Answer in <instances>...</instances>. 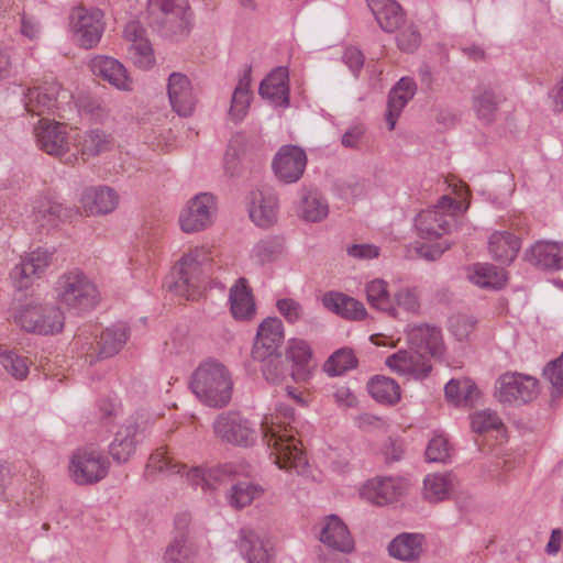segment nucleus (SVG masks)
I'll use <instances>...</instances> for the list:
<instances>
[{"label": "nucleus", "mask_w": 563, "mask_h": 563, "mask_svg": "<svg viewBox=\"0 0 563 563\" xmlns=\"http://www.w3.org/2000/svg\"><path fill=\"white\" fill-rule=\"evenodd\" d=\"M320 541L330 550L351 553L354 542L346 525L335 515L329 516L320 531Z\"/></svg>", "instance_id": "nucleus-27"}, {"label": "nucleus", "mask_w": 563, "mask_h": 563, "mask_svg": "<svg viewBox=\"0 0 563 563\" xmlns=\"http://www.w3.org/2000/svg\"><path fill=\"white\" fill-rule=\"evenodd\" d=\"M190 516L179 514L175 518L174 537L163 554V563H192L198 554V547L189 534Z\"/></svg>", "instance_id": "nucleus-11"}, {"label": "nucleus", "mask_w": 563, "mask_h": 563, "mask_svg": "<svg viewBox=\"0 0 563 563\" xmlns=\"http://www.w3.org/2000/svg\"><path fill=\"white\" fill-rule=\"evenodd\" d=\"M451 247V242L442 241L433 244L421 243L415 246V253L418 257L429 262L439 260L442 254Z\"/></svg>", "instance_id": "nucleus-63"}, {"label": "nucleus", "mask_w": 563, "mask_h": 563, "mask_svg": "<svg viewBox=\"0 0 563 563\" xmlns=\"http://www.w3.org/2000/svg\"><path fill=\"white\" fill-rule=\"evenodd\" d=\"M543 377L552 385V398H559L563 393V353L547 364Z\"/></svg>", "instance_id": "nucleus-56"}, {"label": "nucleus", "mask_w": 563, "mask_h": 563, "mask_svg": "<svg viewBox=\"0 0 563 563\" xmlns=\"http://www.w3.org/2000/svg\"><path fill=\"white\" fill-rule=\"evenodd\" d=\"M416 82L409 77H402L388 93L386 121L388 129L394 130L396 120L406 104L416 93Z\"/></svg>", "instance_id": "nucleus-31"}, {"label": "nucleus", "mask_w": 563, "mask_h": 563, "mask_svg": "<svg viewBox=\"0 0 563 563\" xmlns=\"http://www.w3.org/2000/svg\"><path fill=\"white\" fill-rule=\"evenodd\" d=\"M258 362L263 364V376L268 383L277 384L286 376L287 369L282 358V353H274L264 361Z\"/></svg>", "instance_id": "nucleus-57"}, {"label": "nucleus", "mask_w": 563, "mask_h": 563, "mask_svg": "<svg viewBox=\"0 0 563 563\" xmlns=\"http://www.w3.org/2000/svg\"><path fill=\"white\" fill-rule=\"evenodd\" d=\"M69 30L78 46L93 48L104 31L103 12L97 8H74L69 15Z\"/></svg>", "instance_id": "nucleus-7"}, {"label": "nucleus", "mask_w": 563, "mask_h": 563, "mask_svg": "<svg viewBox=\"0 0 563 563\" xmlns=\"http://www.w3.org/2000/svg\"><path fill=\"white\" fill-rule=\"evenodd\" d=\"M520 250V240L509 231H495L488 240V251L497 262L510 264Z\"/></svg>", "instance_id": "nucleus-35"}, {"label": "nucleus", "mask_w": 563, "mask_h": 563, "mask_svg": "<svg viewBox=\"0 0 563 563\" xmlns=\"http://www.w3.org/2000/svg\"><path fill=\"white\" fill-rule=\"evenodd\" d=\"M250 218L261 228H268L277 221L278 199L268 186H262L251 192Z\"/></svg>", "instance_id": "nucleus-17"}, {"label": "nucleus", "mask_w": 563, "mask_h": 563, "mask_svg": "<svg viewBox=\"0 0 563 563\" xmlns=\"http://www.w3.org/2000/svg\"><path fill=\"white\" fill-rule=\"evenodd\" d=\"M322 302L327 309L345 319L362 320L367 314L361 301L342 292H327Z\"/></svg>", "instance_id": "nucleus-36"}, {"label": "nucleus", "mask_w": 563, "mask_h": 563, "mask_svg": "<svg viewBox=\"0 0 563 563\" xmlns=\"http://www.w3.org/2000/svg\"><path fill=\"white\" fill-rule=\"evenodd\" d=\"M503 421L496 412L487 409L475 412L471 418L472 430L476 433H485L501 428Z\"/></svg>", "instance_id": "nucleus-58"}, {"label": "nucleus", "mask_w": 563, "mask_h": 563, "mask_svg": "<svg viewBox=\"0 0 563 563\" xmlns=\"http://www.w3.org/2000/svg\"><path fill=\"white\" fill-rule=\"evenodd\" d=\"M357 366V358L352 349L342 347L335 351L325 362L324 371L330 376H340Z\"/></svg>", "instance_id": "nucleus-54"}, {"label": "nucleus", "mask_w": 563, "mask_h": 563, "mask_svg": "<svg viewBox=\"0 0 563 563\" xmlns=\"http://www.w3.org/2000/svg\"><path fill=\"white\" fill-rule=\"evenodd\" d=\"M36 142L49 155L62 156L69 148L66 126L56 121L42 119L35 128Z\"/></svg>", "instance_id": "nucleus-20"}, {"label": "nucleus", "mask_w": 563, "mask_h": 563, "mask_svg": "<svg viewBox=\"0 0 563 563\" xmlns=\"http://www.w3.org/2000/svg\"><path fill=\"white\" fill-rule=\"evenodd\" d=\"M56 292L58 302L77 313L89 311L99 302L95 283L79 269L63 274L57 280Z\"/></svg>", "instance_id": "nucleus-5"}, {"label": "nucleus", "mask_w": 563, "mask_h": 563, "mask_svg": "<svg viewBox=\"0 0 563 563\" xmlns=\"http://www.w3.org/2000/svg\"><path fill=\"white\" fill-rule=\"evenodd\" d=\"M213 432L221 441L239 446H251L257 438L254 426L233 411L218 416L213 422Z\"/></svg>", "instance_id": "nucleus-9"}, {"label": "nucleus", "mask_w": 563, "mask_h": 563, "mask_svg": "<svg viewBox=\"0 0 563 563\" xmlns=\"http://www.w3.org/2000/svg\"><path fill=\"white\" fill-rule=\"evenodd\" d=\"M150 26L162 36L187 35L192 25V12L188 0H147Z\"/></svg>", "instance_id": "nucleus-4"}, {"label": "nucleus", "mask_w": 563, "mask_h": 563, "mask_svg": "<svg viewBox=\"0 0 563 563\" xmlns=\"http://www.w3.org/2000/svg\"><path fill=\"white\" fill-rule=\"evenodd\" d=\"M408 483L399 476H378L366 482L362 496L377 506L398 501L406 493Z\"/></svg>", "instance_id": "nucleus-13"}, {"label": "nucleus", "mask_w": 563, "mask_h": 563, "mask_svg": "<svg viewBox=\"0 0 563 563\" xmlns=\"http://www.w3.org/2000/svg\"><path fill=\"white\" fill-rule=\"evenodd\" d=\"M476 320L470 316H455L450 319V331L459 341H466L474 331Z\"/></svg>", "instance_id": "nucleus-62"}, {"label": "nucleus", "mask_w": 563, "mask_h": 563, "mask_svg": "<svg viewBox=\"0 0 563 563\" xmlns=\"http://www.w3.org/2000/svg\"><path fill=\"white\" fill-rule=\"evenodd\" d=\"M217 201L213 195L201 192L191 198L180 212V228L186 233L198 232L208 228L216 216Z\"/></svg>", "instance_id": "nucleus-12"}, {"label": "nucleus", "mask_w": 563, "mask_h": 563, "mask_svg": "<svg viewBox=\"0 0 563 563\" xmlns=\"http://www.w3.org/2000/svg\"><path fill=\"white\" fill-rule=\"evenodd\" d=\"M262 492V488L252 482H238L231 486L228 501L233 508L241 509L249 506Z\"/></svg>", "instance_id": "nucleus-52"}, {"label": "nucleus", "mask_w": 563, "mask_h": 563, "mask_svg": "<svg viewBox=\"0 0 563 563\" xmlns=\"http://www.w3.org/2000/svg\"><path fill=\"white\" fill-rule=\"evenodd\" d=\"M367 7L384 32L393 33L405 22V13L395 0H366Z\"/></svg>", "instance_id": "nucleus-32"}, {"label": "nucleus", "mask_w": 563, "mask_h": 563, "mask_svg": "<svg viewBox=\"0 0 563 563\" xmlns=\"http://www.w3.org/2000/svg\"><path fill=\"white\" fill-rule=\"evenodd\" d=\"M89 67L92 74L120 91H132L133 79L130 77L126 68L118 59L98 55L90 59Z\"/></svg>", "instance_id": "nucleus-18"}, {"label": "nucleus", "mask_w": 563, "mask_h": 563, "mask_svg": "<svg viewBox=\"0 0 563 563\" xmlns=\"http://www.w3.org/2000/svg\"><path fill=\"white\" fill-rule=\"evenodd\" d=\"M423 534L420 533H401L397 536L388 545L390 556L413 562L417 561L422 553Z\"/></svg>", "instance_id": "nucleus-39"}, {"label": "nucleus", "mask_w": 563, "mask_h": 563, "mask_svg": "<svg viewBox=\"0 0 563 563\" xmlns=\"http://www.w3.org/2000/svg\"><path fill=\"white\" fill-rule=\"evenodd\" d=\"M527 260L534 266L548 269H563V243L538 241L526 253Z\"/></svg>", "instance_id": "nucleus-28"}, {"label": "nucleus", "mask_w": 563, "mask_h": 563, "mask_svg": "<svg viewBox=\"0 0 563 563\" xmlns=\"http://www.w3.org/2000/svg\"><path fill=\"white\" fill-rule=\"evenodd\" d=\"M238 547L249 563H273V554L266 542L251 528H242Z\"/></svg>", "instance_id": "nucleus-33"}, {"label": "nucleus", "mask_w": 563, "mask_h": 563, "mask_svg": "<svg viewBox=\"0 0 563 563\" xmlns=\"http://www.w3.org/2000/svg\"><path fill=\"white\" fill-rule=\"evenodd\" d=\"M472 102L478 120L486 124L495 121L500 98L490 86H477L473 91Z\"/></svg>", "instance_id": "nucleus-38"}, {"label": "nucleus", "mask_w": 563, "mask_h": 563, "mask_svg": "<svg viewBox=\"0 0 563 563\" xmlns=\"http://www.w3.org/2000/svg\"><path fill=\"white\" fill-rule=\"evenodd\" d=\"M470 279L479 287L499 289L506 283V274L492 264H475Z\"/></svg>", "instance_id": "nucleus-49"}, {"label": "nucleus", "mask_w": 563, "mask_h": 563, "mask_svg": "<svg viewBox=\"0 0 563 563\" xmlns=\"http://www.w3.org/2000/svg\"><path fill=\"white\" fill-rule=\"evenodd\" d=\"M450 457V448L448 440L442 435H435L426 449V459L428 462L444 463Z\"/></svg>", "instance_id": "nucleus-60"}, {"label": "nucleus", "mask_w": 563, "mask_h": 563, "mask_svg": "<svg viewBox=\"0 0 563 563\" xmlns=\"http://www.w3.org/2000/svg\"><path fill=\"white\" fill-rule=\"evenodd\" d=\"M366 298L373 308L397 317V308L389 295L388 285L383 279H374L366 285Z\"/></svg>", "instance_id": "nucleus-44"}, {"label": "nucleus", "mask_w": 563, "mask_h": 563, "mask_svg": "<svg viewBox=\"0 0 563 563\" xmlns=\"http://www.w3.org/2000/svg\"><path fill=\"white\" fill-rule=\"evenodd\" d=\"M14 321L27 332L49 335L63 330L65 318L55 303L30 301L16 309Z\"/></svg>", "instance_id": "nucleus-6"}, {"label": "nucleus", "mask_w": 563, "mask_h": 563, "mask_svg": "<svg viewBox=\"0 0 563 563\" xmlns=\"http://www.w3.org/2000/svg\"><path fill=\"white\" fill-rule=\"evenodd\" d=\"M386 365L399 375L410 376L416 379L426 378L431 372L430 360L416 350H399L386 358Z\"/></svg>", "instance_id": "nucleus-19"}, {"label": "nucleus", "mask_w": 563, "mask_h": 563, "mask_svg": "<svg viewBox=\"0 0 563 563\" xmlns=\"http://www.w3.org/2000/svg\"><path fill=\"white\" fill-rule=\"evenodd\" d=\"M130 54L134 64L140 68L147 69L154 64L153 48L147 38L130 45Z\"/></svg>", "instance_id": "nucleus-59"}, {"label": "nucleus", "mask_w": 563, "mask_h": 563, "mask_svg": "<svg viewBox=\"0 0 563 563\" xmlns=\"http://www.w3.org/2000/svg\"><path fill=\"white\" fill-rule=\"evenodd\" d=\"M33 216L41 227H56L60 222L73 221L78 216V210L47 197H40L34 201Z\"/></svg>", "instance_id": "nucleus-26"}, {"label": "nucleus", "mask_w": 563, "mask_h": 563, "mask_svg": "<svg viewBox=\"0 0 563 563\" xmlns=\"http://www.w3.org/2000/svg\"><path fill=\"white\" fill-rule=\"evenodd\" d=\"M118 201V194L106 186L87 188L80 199L87 214H107L115 209Z\"/></svg>", "instance_id": "nucleus-30"}, {"label": "nucleus", "mask_w": 563, "mask_h": 563, "mask_svg": "<svg viewBox=\"0 0 563 563\" xmlns=\"http://www.w3.org/2000/svg\"><path fill=\"white\" fill-rule=\"evenodd\" d=\"M69 470L78 485H91L106 477L109 461L98 450L84 449L74 454Z\"/></svg>", "instance_id": "nucleus-10"}, {"label": "nucleus", "mask_w": 563, "mask_h": 563, "mask_svg": "<svg viewBox=\"0 0 563 563\" xmlns=\"http://www.w3.org/2000/svg\"><path fill=\"white\" fill-rule=\"evenodd\" d=\"M251 73L252 67L246 65L234 88L229 109V117L234 122H241L247 114L252 100V92L250 90Z\"/></svg>", "instance_id": "nucleus-37"}, {"label": "nucleus", "mask_w": 563, "mask_h": 563, "mask_svg": "<svg viewBox=\"0 0 563 563\" xmlns=\"http://www.w3.org/2000/svg\"><path fill=\"white\" fill-rule=\"evenodd\" d=\"M229 301L232 316L238 320H247L255 314L252 290L244 277L239 278L230 288Z\"/></svg>", "instance_id": "nucleus-34"}, {"label": "nucleus", "mask_w": 563, "mask_h": 563, "mask_svg": "<svg viewBox=\"0 0 563 563\" xmlns=\"http://www.w3.org/2000/svg\"><path fill=\"white\" fill-rule=\"evenodd\" d=\"M52 253L37 249L21 258L11 273L10 277L19 289L26 288L35 278L47 269L52 261Z\"/></svg>", "instance_id": "nucleus-16"}, {"label": "nucleus", "mask_w": 563, "mask_h": 563, "mask_svg": "<svg viewBox=\"0 0 563 563\" xmlns=\"http://www.w3.org/2000/svg\"><path fill=\"white\" fill-rule=\"evenodd\" d=\"M247 144L244 133H235L230 139L224 154V168L230 176H235L239 173L240 161L246 153Z\"/></svg>", "instance_id": "nucleus-51"}, {"label": "nucleus", "mask_w": 563, "mask_h": 563, "mask_svg": "<svg viewBox=\"0 0 563 563\" xmlns=\"http://www.w3.org/2000/svg\"><path fill=\"white\" fill-rule=\"evenodd\" d=\"M0 365L18 380H23L29 375V362L26 357L14 351L3 349L0 345Z\"/></svg>", "instance_id": "nucleus-55"}, {"label": "nucleus", "mask_w": 563, "mask_h": 563, "mask_svg": "<svg viewBox=\"0 0 563 563\" xmlns=\"http://www.w3.org/2000/svg\"><path fill=\"white\" fill-rule=\"evenodd\" d=\"M368 391L371 396L383 404H396L400 399L399 385L389 377L376 376L368 383Z\"/></svg>", "instance_id": "nucleus-50"}, {"label": "nucleus", "mask_w": 563, "mask_h": 563, "mask_svg": "<svg viewBox=\"0 0 563 563\" xmlns=\"http://www.w3.org/2000/svg\"><path fill=\"white\" fill-rule=\"evenodd\" d=\"M312 357L310 345L302 339H291L287 346V358L292 362L291 376L295 380H306L309 376V362Z\"/></svg>", "instance_id": "nucleus-40"}, {"label": "nucleus", "mask_w": 563, "mask_h": 563, "mask_svg": "<svg viewBox=\"0 0 563 563\" xmlns=\"http://www.w3.org/2000/svg\"><path fill=\"white\" fill-rule=\"evenodd\" d=\"M307 166L305 151L296 145H284L276 153L272 167L279 181L284 184L297 183Z\"/></svg>", "instance_id": "nucleus-14"}, {"label": "nucleus", "mask_w": 563, "mask_h": 563, "mask_svg": "<svg viewBox=\"0 0 563 563\" xmlns=\"http://www.w3.org/2000/svg\"><path fill=\"white\" fill-rule=\"evenodd\" d=\"M407 339L411 349L428 357H439L443 353V340L438 327L420 324L407 330Z\"/></svg>", "instance_id": "nucleus-21"}, {"label": "nucleus", "mask_w": 563, "mask_h": 563, "mask_svg": "<svg viewBox=\"0 0 563 563\" xmlns=\"http://www.w3.org/2000/svg\"><path fill=\"white\" fill-rule=\"evenodd\" d=\"M79 110L95 121H102L108 115L104 103L93 97L82 96L78 99Z\"/></svg>", "instance_id": "nucleus-61"}, {"label": "nucleus", "mask_w": 563, "mask_h": 563, "mask_svg": "<svg viewBox=\"0 0 563 563\" xmlns=\"http://www.w3.org/2000/svg\"><path fill=\"white\" fill-rule=\"evenodd\" d=\"M258 92L263 99L269 100L274 106L287 108L289 106L288 70L277 67L261 82Z\"/></svg>", "instance_id": "nucleus-29"}, {"label": "nucleus", "mask_w": 563, "mask_h": 563, "mask_svg": "<svg viewBox=\"0 0 563 563\" xmlns=\"http://www.w3.org/2000/svg\"><path fill=\"white\" fill-rule=\"evenodd\" d=\"M292 422H295L294 409L287 405H280L275 417H264L261 430L278 467L299 471L306 466L307 459Z\"/></svg>", "instance_id": "nucleus-1"}, {"label": "nucleus", "mask_w": 563, "mask_h": 563, "mask_svg": "<svg viewBox=\"0 0 563 563\" xmlns=\"http://www.w3.org/2000/svg\"><path fill=\"white\" fill-rule=\"evenodd\" d=\"M167 92L173 110L180 117H189L196 107V97L189 78L181 73L168 77Z\"/></svg>", "instance_id": "nucleus-22"}, {"label": "nucleus", "mask_w": 563, "mask_h": 563, "mask_svg": "<svg viewBox=\"0 0 563 563\" xmlns=\"http://www.w3.org/2000/svg\"><path fill=\"white\" fill-rule=\"evenodd\" d=\"M82 154L96 156L110 148L111 137L100 129L89 130L78 140Z\"/></svg>", "instance_id": "nucleus-53"}, {"label": "nucleus", "mask_w": 563, "mask_h": 563, "mask_svg": "<svg viewBox=\"0 0 563 563\" xmlns=\"http://www.w3.org/2000/svg\"><path fill=\"white\" fill-rule=\"evenodd\" d=\"M453 487V476L450 473L428 474L423 481V497L429 503L444 500Z\"/></svg>", "instance_id": "nucleus-47"}, {"label": "nucleus", "mask_w": 563, "mask_h": 563, "mask_svg": "<svg viewBox=\"0 0 563 563\" xmlns=\"http://www.w3.org/2000/svg\"><path fill=\"white\" fill-rule=\"evenodd\" d=\"M186 465L176 462L164 449H158L151 454L145 468V477L150 478L155 474L165 476L181 474Z\"/></svg>", "instance_id": "nucleus-46"}, {"label": "nucleus", "mask_w": 563, "mask_h": 563, "mask_svg": "<svg viewBox=\"0 0 563 563\" xmlns=\"http://www.w3.org/2000/svg\"><path fill=\"white\" fill-rule=\"evenodd\" d=\"M129 335V327L122 322L104 329L98 342L99 355L101 357H111L115 355L125 345Z\"/></svg>", "instance_id": "nucleus-41"}, {"label": "nucleus", "mask_w": 563, "mask_h": 563, "mask_svg": "<svg viewBox=\"0 0 563 563\" xmlns=\"http://www.w3.org/2000/svg\"><path fill=\"white\" fill-rule=\"evenodd\" d=\"M142 438L143 434L139 423L133 418L128 419L119 428L109 446L112 459L119 464L128 462Z\"/></svg>", "instance_id": "nucleus-23"}, {"label": "nucleus", "mask_w": 563, "mask_h": 563, "mask_svg": "<svg viewBox=\"0 0 563 563\" xmlns=\"http://www.w3.org/2000/svg\"><path fill=\"white\" fill-rule=\"evenodd\" d=\"M213 257L206 247H195L184 254L174 266L165 286L167 289L187 300L196 298L199 288L213 274Z\"/></svg>", "instance_id": "nucleus-2"}, {"label": "nucleus", "mask_w": 563, "mask_h": 563, "mask_svg": "<svg viewBox=\"0 0 563 563\" xmlns=\"http://www.w3.org/2000/svg\"><path fill=\"white\" fill-rule=\"evenodd\" d=\"M301 216L306 221L319 222L329 212L327 200L316 189L301 190Z\"/></svg>", "instance_id": "nucleus-45"}, {"label": "nucleus", "mask_w": 563, "mask_h": 563, "mask_svg": "<svg viewBox=\"0 0 563 563\" xmlns=\"http://www.w3.org/2000/svg\"><path fill=\"white\" fill-rule=\"evenodd\" d=\"M276 307L279 313L289 322L296 323L303 314L302 306L292 298L277 300Z\"/></svg>", "instance_id": "nucleus-64"}, {"label": "nucleus", "mask_w": 563, "mask_h": 563, "mask_svg": "<svg viewBox=\"0 0 563 563\" xmlns=\"http://www.w3.org/2000/svg\"><path fill=\"white\" fill-rule=\"evenodd\" d=\"M285 251L284 238L277 235L266 236L260 240L252 250V258L260 265L274 262Z\"/></svg>", "instance_id": "nucleus-48"}, {"label": "nucleus", "mask_w": 563, "mask_h": 563, "mask_svg": "<svg viewBox=\"0 0 563 563\" xmlns=\"http://www.w3.org/2000/svg\"><path fill=\"white\" fill-rule=\"evenodd\" d=\"M283 341L284 325L282 320L277 317L266 318L258 325L252 349V358L264 361L274 353H280Z\"/></svg>", "instance_id": "nucleus-15"}, {"label": "nucleus", "mask_w": 563, "mask_h": 563, "mask_svg": "<svg viewBox=\"0 0 563 563\" xmlns=\"http://www.w3.org/2000/svg\"><path fill=\"white\" fill-rule=\"evenodd\" d=\"M60 87L55 84H44L29 88L24 93L25 110L35 115L53 114L57 109Z\"/></svg>", "instance_id": "nucleus-24"}, {"label": "nucleus", "mask_w": 563, "mask_h": 563, "mask_svg": "<svg viewBox=\"0 0 563 563\" xmlns=\"http://www.w3.org/2000/svg\"><path fill=\"white\" fill-rule=\"evenodd\" d=\"M538 395V380L518 372H506L495 384V397L509 405H523Z\"/></svg>", "instance_id": "nucleus-8"}, {"label": "nucleus", "mask_w": 563, "mask_h": 563, "mask_svg": "<svg viewBox=\"0 0 563 563\" xmlns=\"http://www.w3.org/2000/svg\"><path fill=\"white\" fill-rule=\"evenodd\" d=\"M445 397L453 404L473 405L479 397V390L474 382L468 378L451 379L444 387Z\"/></svg>", "instance_id": "nucleus-43"}, {"label": "nucleus", "mask_w": 563, "mask_h": 563, "mask_svg": "<svg viewBox=\"0 0 563 563\" xmlns=\"http://www.w3.org/2000/svg\"><path fill=\"white\" fill-rule=\"evenodd\" d=\"M236 474V467L232 464H224L205 472L195 467L187 473V479L192 486H201L202 490H214V483L223 481L225 476Z\"/></svg>", "instance_id": "nucleus-42"}, {"label": "nucleus", "mask_w": 563, "mask_h": 563, "mask_svg": "<svg viewBox=\"0 0 563 563\" xmlns=\"http://www.w3.org/2000/svg\"><path fill=\"white\" fill-rule=\"evenodd\" d=\"M189 386L196 397L209 407L223 408L232 398L231 373L217 360L201 362L191 374Z\"/></svg>", "instance_id": "nucleus-3"}, {"label": "nucleus", "mask_w": 563, "mask_h": 563, "mask_svg": "<svg viewBox=\"0 0 563 563\" xmlns=\"http://www.w3.org/2000/svg\"><path fill=\"white\" fill-rule=\"evenodd\" d=\"M454 224L455 218L451 213L431 208L421 211L415 220L419 236L426 240L437 239L449 233Z\"/></svg>", "instance_id": "nucleus-25"}]
</instances>
